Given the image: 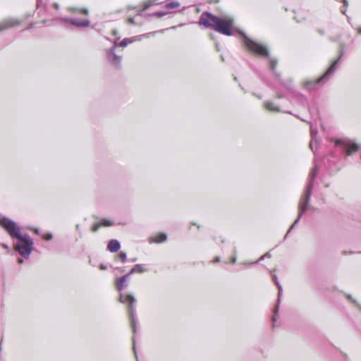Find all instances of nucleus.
<instances>
[{
	"label": "nucleus",
	"instance_id": "obj_2",
	"mask_svg": "<svg viewBox=\"0 0 361 361\" xmlns=\"http://www.w3.org/2000/svg\"><path fill=\"white\" fill-rule=\"evenodd\" d=\"M0 225L7 231L12 239L17 240L13 245L15 250L25 259L29 258L34 244L29 234H21L20 227L14 221L5 216L0 218Z\"/></svg>",
	"mask_w": 361,
	"mask_h": 361
},
{
	"label": "nucleus",
	"instance_id": "obj_42",
	"mask_svg": "<svg viewBox=\"0 0 361 361\" xmlns=\"http://www.w3.org/2000/svg\"><path fill=\"white\" fill-rule=\"evenodd\" d=\"M265 257H271V254L268 252L264 255Z\"/></svg>",
	"mask_w": 361,
	"mask_h": 361
},
{
	"label": "nucleus",
	"instance_id": "obj_16",
	"mask_svg": "<svg viewBox=\"0 0 361 361\" xmlns=\"http://www.w3.org/2000/svg\"><path fill=\"white\" fill-rule=\"evenodd\" d=\"M180 6V4L177 1H170L165 4V8L167 9L177 8Z\"/></svg>",
	"mask_w": 361,
	"mask_h": 361
},
{
	"label": "nucleus",
	"instance_id": "obj_19",
	"mask_svg": "<svg viewBox=\"0 0 361 361\" xmlns=\"http://www.w3.org/2000/svg\"><path fill=\"white\" fill-rule=\"evenodd\" d=\"M133 42V39L130 38H124L121 42H118V47H125L128 43Z\"/></svg>",
	"mask_w": 361,
	"mask_h": 361
},
{
	"label": "nucleus",
	"instance_id": "obj_50",
	"mask_svg": "<svg viewBox=\"0 0 361 361\" xmlns=\"http://www.w3.org/2000/svg\"><path fill=\"white\" fill-rule=\"evenodd\" d=\"M348 298H349L350 300H351V296H350V295H348Z\"/></svg>",
	"mask_w": 361,
	"mask_h": 361
},
{
	"label": "nucleus",
	"instance_id": "obj_43",
	"mask_svg": "<svg viewBox=\"0 0 361 361\" xmlns=\"http://www.w3.org/2000/svg\"><path fill=\"white\" fill-rule=\"evenodd\" d=\"M112 33H113L114 35H118V31L116 30H114L112 31Z\"/></svg>",
	"mask_w": 361,
	"mask_h": 361
},
{
	"label": "nucleus",
	"instance_id": "obj_27",
	"mask_svg": "<svg viewBox=\"0 0 361 361\" xmlns=\"http://www.w3.org/2000/svg\"><path fill=\"white\" fill-rule=\"evenodd\" d=\"M101 224H99V223H97V224H93L92 227V231L93 232H96L98 231V229L99 228Z\"/></svg>",
	"mask_w": 361,
	"mask_h": 361
},
{
	"label": "nucleus",
	"instance_id": "obj_49",
	"mask_svg": "<svg viewBox=\"0 0 361 361\" xmlns=\"http://www.w3.org/2000/svg\"><path fill=\"white\" fill-rule=\"evenodd\" d=\"M32 27H33V25H32V24H31V25H30V27H28L27 29L32 28Z\"/></svg>",
	"mask_w": 361,
	"mask_h": 361
},
{
	"label": "nucleus",
	"instance_id": "obj_10",
	"mask_svg": "<svg viewBox=\"0 0 361 361\" xmlns=\"http://www.w3.org/2000/svg\"><path fill=\"white\" fill-rule=\"evenodd\" d=\"M19 24H20V22L17 20H14V19L6 20L0 23V32L4 31L8 28H11L14 26L18 25Z\"/></svg>",
	"mask_w": 361,
	"mask_h": 361
},
{
	"label": "nucleus",
	"instance_id": "obj_29",
	"mask_svg": "<svg viewBox=\"0 0 361 361\" xmlns=\"http://www.w3.org/2000/svg\"><path fill=\"white\" fill-rule=\"evenodd\" d=\"M133 350H134V353H135V357H136V359H137V361H139V360H138V358H137V355L136 350H135V337H133Z\"/></svg>",
	"mask_w": 361,
	"mask_h": 361
},
{
	"label": "nucleus",
	"instance_id": "obj_47",
	"mask_svg": "<svg viewBox=\"0 0 361 361\" xmlns=\"http://www.w3.org/2000/svg\"><path fill=\"white\" fill-rule=\"evenodd\" d=\"M357 31H358V33H359V34H361V27H359V28H358V30H357Z\"/></svg>",
	"mask_w": 361,
	"mask_h": 361
},
{
	"label": "nucleus",
	"instance_id": "obj_7",
	"mask_svg": "<svg viewBox=\"0 0 361 361\" xmlns=\"http://www.w3.org/2000/svg\"><path fill=\"white\" fill-rule=\"evenodd\" d=\"M120 37H118L114 42V46L106 50V59L109 63L115 68H119L121 65V56L115 53L116 47H118V41Z\"/></svg>",
	"mask_w": 361,
	"mask_h": 361
},
{
	"label": "nucleus",
	"instance_id": "obj_3",
	"mask_svg": "<svg viewBox=\"0 0 361 361\" xmlns=\"http://www.w3.org/2000/svg\"><path fill=\"white\" fill-rule=\"evenodd\" d=\"M319 168V165L318 161L316 158H314V166L310 172L307 185L306 186L305 192L302 195V196L301 197L300 202H299V212H298V217L295 220V221L292 224V226L290 227V228L288 229L286 234L285 235V237H284L285 239L287 238L288 235L291 231V230L295 226V225L298 224L301 217L302 216L304 213L308 209L310 200L312 192V189L314 187V182L315 178L317 176Z\"/></svg>",
	"mask_w": 361,
	"mask_h": 361
},
{
	"label": "nucleus",
	"instance_id": "obj_28",
	"mask_svg": "<svg viewBox=\"0 0 361 361\" xmlns=\"http://www.w3.org/2000/svg\"><path fill=\"white\" fill-rule=\"evenodd\" d=\"M53 238V235L51 233H47L44 235V239L46 240H50Z\"/></svg>",
	"mask_w": 361,
	"mask_h": 361
},
{
	"label": "nucleus",
	"instance_id": "obj_30",
	"mask_svg": "<svg viewBox=\"0 0 361 361\" xmlns=\"http://www.w3.org/2000/svg\"><path fill=\"white\" fill-rule=\"evenodd\" d=\"M135 273H136V270H135V267H133L130 270V271H129V272H128V274L130 276H131L132 274H135Z\"/></svg>",
	"mask_w": 361,
	"mask_h": 361
},
{
	"label": "nucleus",
	"instance_id": "obj_32",
	"mask_svg": "<svg viewBox=\"0 0 361 361\" xmlns=\"http://www.w3.org/2000/svg\"><path fill=\"white\" fill-rule=\"evenodd\" d=\"M341 2L343 4V7H348V0H341Z\"/></svg>",
	"mask_w": 361,
	"mask_h": 361
},
{
	"label": "nucleus",
	"instance_id": "obj_39",
	"mask_svg": "<svg viewBox=\"0 0 361 361\" xmlns=\"http://www.w3.org/2000/svg\"><path fill=\"white\" fill-rule=\"evenodd\" d=\"M220 259H221L220 257H216L214 259V262H220Z\"/></svg>",
	"mask_w": 361,
	"mask_h": 361
},
{
	"label": "nucleus",
	"instance_id": "obj_48",
	"mask_svg": "<svg viewBox=\"0 0 361 361\" xmlns=\"http://www.w3.org/2000/svg\"><path fill=\"white\" fill-rule=\"evenodd\" d=\"M2 246H3L4 248H8V245H6V244H3V245H2Z\"/></svg>",
	"mask_w": 361,
	"mask_h": 361
},
{
	"label": "nucleus",
	"instance_id": "obj_44",
	"mask_svg": "<svg viewBox=\"0 0 361 361\" xmlns=\"http://www.w3.org/2000/svg\"><path fill=\"white\" fill-rule=\"evenodd\" d=\"M129 261L130 262H135L136 261V258L130 259Z\"/></svg>",
	"mask_w": 361,
	"mask_h": 361
},
{
	"label": "nucleus",
	"instance_id": "obj_17",
	"mask_svg": "<svg viewBox=\"0 0 361 361\" xmlns=\"http://www.w3.org/2000/svg\"><path fill=\"white\" fill-rule=\"evenodd\" d=\"M136 273H144L147 271V269L145 267V265L141 264H137L134 266Z\"/></svg>",
	"mask_w": 361,
	"mask_h": 361
},
{
	"label": "nucleus",
	"instance_id": "obj_51",
	"mask_svg": "<svg viewBox=\"0 0 361 361\" xmlns=\"http://www.w3.org/2000/svg\"><path fill=\"white\" fill-rule=\"evenodd\" d=\"M331 156H332V157H333V158H335V157H336V156H335L334 154H332V155H331Z\"/></svg>",
	"mask_w": 361,
	"mask_h": 361
},
{
	"label": "nucleus",
	"instance_id": "obj_5",
	"mask_svg": "<svg viewBox=\"0 0 361 361\" xmlns=\"http://www.w3.org/2000/svg\"><path fill=\"white\" fill-rule=\"evenodd\" d=\"M344 54V51H341L337 59L333 61L326 71L319 78L316 80H307L302 82V87L309 91L318 89L321 85L326 84L333 76L336 71L338 69L341 60Z\"/></svg>",
	"mask_w": 361,
	"mask_h": 361
},
{
	"label": "nucleus",
	"instance_id": "obj_45",
	"mask_svg": "<svg viewBox=\"0 0 361 361\" xmlns=\"http://www.w3.org/2000/svg\"><path fill=\"white\" fill-rule=\"evenodd\" d=\"M283 113H286V114H292V112L291 111H283Z\"/></svg>",
	"mask_w": 361,
	"mask_h": 361
},
{
	"label": "nucleus",
	"instance_id": "obj_22",
	"mask_svg": "<svg viewBox=\"0 0 361 361\" xmlns=\"http://www.w3.org/2000/svg\"><path fill=\"white\" fill-rule=\"evenodd\" d=\"M157 0H149L147 3L144 5L143 10L148 9L151 6L156 4Z\"/></svg>",
	"mask_w": 361,
	"mask_h": 361
},
{
	"label": "nucleus",
	"instance_id": "obj_12",
	"mask_svg": "<svg viewBox=\"0 0 361 361\" xmlns=\"http://www.w3.org/2000/svg\"><path fill=\"white\" fill-rule=\"evenodd\" d=\"M120 248L121 243L116 239L111 240L107 245V249L111 252H116L120 250Z\"/></svg>",
	"mask_w": 361,
	"mask_h": 361
},
{
	"label": "nucleus",
	"instance_id": "obj_41",
	"mask_svg": "<svg viewBox=\"0 0 361 361\" xmlns=\"http://www.w3.org/2000/svg\"><path fill=\"white\" fill-rule=\"evenodd\" d=\"M82 13L87 15L88 13V11L87 9H83L82 11Z\"/></svg>",
	"mask_w": 361,
	"mask_h": 361
},
{
	"label": "nucleus",
	"instance_id": "obj_6",
	"mask_svg": "<svg viewBox=\"0 0 361 361\" xmlns=\"http://www.w3.org/2000/svg\"><path fill=\"white\" fill-rule=\"evenodd\" d=\"M336 147H341L346 156L351 155L353 152H357L360 146L348 138L338 139L335 142Z\"/></svg>",
	"mask_w": 361,
	"mask_h": 361
},
{
	"label": "nucleus",
	"instance_id": "obj_34",
	"mask_svg": "<svg viewBox=\"0 0 361 361\" xmlns=\"http://www.w3.org/2000/svg\"><path fill=\"white\" fill-rule=\"evenodd\" d=\"M346 8H347V7H343V6H342V7L341 8V12L343 14H344V15H345V13H346Z\"/></svg>",
	"mask_w": 361,
	"mask_h": 361
},
{
	"label": "nucleus",
	"instance_id": "obj_14",
	"mask_svg": "<svg viewBox=\"0 0 361 361\" xmlns=\"http://www.w3.org/2000/svg\"><path fill=\"white\" fill-rule=\"evenodd\" d=\"M114 260L116 262L120 261L121 263H125L127 262V254L125 252H120L118 254L115 255Z\"/></svg>",
	"mask_w": 361,
	"mask_h": 361
},
{
	"label": "nucleus",
	"instance_id": "obj_36",
	"mask_svg": "<svg viewBox=\"0 0 361 361\" xmlns=\"http://www.w3.org/2000/svg\"><path fill=\"white\" fill-rule=\"evenodd\" d=\"M130 276L127 273L125 275H123V276H121V278H124L125 281H127L128 279L130 277Z\"/></svg>",
	"mask_w": 361,
	"mask_h": 361
},
{
	"label": "nucleus",
	"instance_id": "obj_40",
	"mask_svg": "<svg viewBox=\"0 0 361 361\" xmlns=\"http://www.w3.org/2000/svg\"><path fill=\"white\" fill-rule=\"evenodd\" d=\"M318 32H319L321 35H324V31L323 30L319 29V30H318Z\"/></svg>",
	"mask_w": 361,
	"mask_h": 361
},
{
	"label": "nucleus",
	"instance_id": "obj_23",
	"mask_svg": "<svg viewBox=\"0 0 361 361\" xmlns=\"http://www.w3.org/2000/svg\"><path fill=\"white\" fill-rule=\"evenodd\" d=\"M166 14V13L164 12V11H158V12H154L153 13H151L149 16H155V17H157V18H161L164 16H165Z\"/></svg>",
	"mask_w": 361,
	"mask_h": 361
},
{
	"label": "nucleus",
	"instance_id": "obj_1",
	"mask_svg": "<svg viewBox=\"0 0 361 361\" xmlns=\"http://www.w3.org/2000/svg\"><path fill=\"white\" fill-rule=\"evenodd\" d=\"M199 24L226 36H231L238 33L242 37L244 44L249 50L257 54L269 56V51L266 47L250 39L242 30L238 28H232L233 20L231 19L224 20L210 12L205 11L201 14Z\"/></svg>",
	"mask_w": 361,
	"mask_h": 361
},
{
	"label": "nucleus",
	"instance_id": "obj_25",
	"mask_svg": "<svg viewBox=\"0 0 361 361\" xmlns=\"http://www.w3.org/2000/svg\"><path fill=\"white\" fill-rule=\"evenodd\" d=\"M272 73L274 74V77L279 80V82L281 85V81H283V80L281 79V74L278 73L276 71H274Z\"/></svg>",
	"mask_w": 361,
	"mask_h": 361
},
{
	"label": "nucleus",
	"instance_id": "obj_4",
	"mask_svg": "<svg viewBox=\"0 0 361 361\" xmlns=\"http://www.w3.org/2000/svg\"><path fill=\"white\" fill-rule=\"evenodd\" d=\"M128 283L127 281H125L124 278L118 277L116 278V286L118 292L121 291L127 288ZM118 300L121 303H128V313L130 320L131 327L134 334H137L138 321L136 315V310L135 303L136 300L132 294H123L120 293Z\"/></svg>",
	"mask_w": 361,
	"mask_h": 361
},
{
	"label": "nucleus",
	"instance_id": "obj_11",
	"mask_svg": "<svg viewBox=\"0 0 361 361\" xmlns=\"http://www.w3.org/2000/svg\"><path fill=\"white\" fill-rule=\"evenodd\" d=\"M293 97L300 104L304 106H307L309 111H310V108L308 106L307 98L301 92L297 91L295 92Z\"/></svg>",
	"mask_w": 361,
	"mask_h": 361
},
{
	"label": "nucleus",
	"instance_id": "obj_38",
	"mask_svg": "<svg viewBox=\"0 0 361 361\" xmlns=\"http://www.w3.org/2000/svg\"><path fill=\"white\" fill-rule=\"evenodd\" d=\"M231 261L232 264H235L236 262V257L235 256L232 257L231 259Z\"/></svg>",
	"mask_w": 361,
	"mask_h": 361
},
{
	"label": "nucleus",
	"instance_id": "obj_33",
	"mask_svg": "<svg viewBox=\"0 0 361 361\" xmlns=\"http://www.w3.org/2000/svg\"><path fill=\"white\" fill-rule=\"evenodd\" d=\"M99 269H102V270H106V269H107V266L104 265L103 264H101L99 265Z\"/></svg>",
	"mask_w": 361,
	"mask_h": 361
},
{
	"label": "nucleus",
	"instance_id": "obj_26",
	"mask_svg": "<svg viewBox=\"0 0 361 361\" xmlns=\"http://www.w3.org/2000/svg\"><path fill=\"white\" fill-rule=\"evenodd\" d=\"M276 97L278 99L286 98V99H288V98L283 93H282L281 92H276Z\"/></svg>",
	"mask_w": 361,
	"mask_h": 361
},
{
	"label": "nucleus",
	"instance_id": "obj_18",
	"mask_svg": "<svg viewBox=\"0 0 361 361\" xmlns=\"http://www.w3.org/2000/svg\"><path fill=\"white\" fill-rule=\"evenodd\" d=\"M310 133H311L312 138V140L310 142V147L312 149V151L313 152L314 154L316 156V149H314V148L313 135L314 134L316 135L317 132L314 131L312 129V128L311 127L310 128Z\"/></svg>",
	"mask_w": 361,
	"mask_h": 361
},
{
	"label": "nucleus",
	"instance_id": "obj_35",
	"mask_svg": "<svg viewBox=\"0 0 361 361\" xmlns=\"http://www.w3.org/2000/svg\"><path fill=\"white\" fill-rule=\"evenodd\" d=\"M264 258H265L264 255H262V256H261V257H259V259H258V261L255 262H252V264H256V263H257L259 261L263 260ZM249 264H252V263H250Z\"/></svg>",
	"mask_w": 361,
	"mask_h": 361
},
{
	"label": "nucleus",
	"instance_id": "obj_21",
	"mask_svg": "<svg viewBox=\"0 0 361 361\" xmlns=\"http://www.w3.org/2000/svg\"><path fill=\"white\" fill-rule=\"evenodd\" d=\"M167 238V236L165 233H161L157 236V238L155 239L156 243H162L164 242Z\"/></svg>",
	"mask_w": 361,
	"mask_h": 361
},
{
	"label": "nucleus",
	"instance_id": "obj_37",
	"mask_svg": "<svg viewBox=\"0 0 361 361\" xmlns=\"http://www.w3.org/2000/svg\"><path fill=\"white\" fill-rule=\"evenodd\" d=\"M115 269L119 271L120 272H124L125 271V269L123 267H116L115 268Z\"/></svg>",
	"mask_w": 361,
	"mask_h": 361
},
{
	"label": "nucleus",
	"instance_id": "obj_9",
	"mask_svg": "<svg viewBox=\"0 0 361 361\" xmlns=\"http://www.w3.org/2000/svg\"><path fill=\"white\" fill-rule=\"evenodd\" d=\"M64 21L78 27H87L90 25V22L87 19L81 20L80 18H66Z\"/></svg>",
	"mask_w": 361,
	"mask_h": 361
},
{
	"label": "nucleus",
	"instance_id": "obj_13",
	"mask_svg": "<svg viewBox=\"0 0 361 361\" xmlns=\"http://www.w3.org/2000/svg\"><path fill=\"white\" fill-rule=\"evenodd\" d=\"M264 106L269 111H277V112L281 111L279 106L274 105V104L270 101L265 102L264 103Z\"/></svg>",
	"mask_w": 361,
	"mask_h": 361
},
{
	"label": "nucleus",
	"instance_id": "obj_24",
	"mask_svg": "<svg viewBox=\"0 0 361 361\" xmlns=\"http://www.w3.org/2000/svg\"><path fill=\"white\" fill-rule=\"evenodd\" d=\"M114 224V223L109 220L104 219L102 221V225L104 226H111Z\"/></svg>",
	"mask_w": 361,
	"mask_h": 361
},
{
	"label": "nucleus",
	"instance_id": "obj_20",
	"mask_svg": "<svg viewBox=\"0 0 361 361\" xmlns=\"http://www.w3.org/2000/svg\"><path fill=\"white\" fill-rule=\"evenodd\" d=\"M281 85H283L287 90H288L290 92H291L293 95L295 94V92H297V90L293 88L291 85H286L283 81H281Z\"/></svg>",
	"mask_w": 361,
	"mask_h": 361
},
{
	"label": "nucleus",
	"instance_id": "obj_8",
	"mask_svg": "<svg viewBox=\"0 0 361 361\" xmlns=\"http://www.w3.org/2000/svg\"><path fill=\"white\" fill-rule=\"evenodd\" d=\"M272 279H273V281H274V283L276 284V286H277V288L279 289L278 298H277L276 304V305H275V307L274 308V314H273V317H272L273 327H274L275 323L277 321V317H278V314H279V310L281 299L282 294H283V288H282V286L280 284V283H279V281L278 280V278H277L276 274H272Z\"/></svg>",
	"mask_w": 361,
	"mask_h": 361
},
{
	"label": "nucleus",
	"instance_id": "obj_15",
	"mask_svg": "<svg viewBox=\"0 0 361 361\" xmlns=\"http://www.w3.org/2000/svg\"><path fill=\"white\" fill-rule=\"evenodd\" d=\"M259 55L264 56L263 55H261V54H259ZM264 56L266 57V56ZM267 58H269V68H270V70L271 71V72L273 73V72L276 71V66L278 63L277 59L269 58V55L268 56H267Z\"/></svg>",
	"mask_w": 361,
	"mask_h": 361
},
{
	"label": "nucleus",
	"instance_id": "obj_46",
	"mask_svg": "<svg viewBox=\"0 0 361 361\" xmlns=\"http://www.w3.org/2000/svg\"><path fill=\"white\" fill-rule=\"evenodd\" d=\"M23 262H24V260H23V259H18V262H19L20 264L23 263Z\"/></svg>",
	"mask_w": 361,
	"mask_h": 361
},
{
	"label": "nucleus",
	"instance_id": "obj_31",
	"mask_svg": "<svg viewBox=\"0 0 361 361\" xmlns=\"http://www.w3.org/2000/svg\"><path fill=\"white\" fill-rule=\"evenodd\" d=\"M128 23L133 25L135 23L133 18H128Z\"/></svg>",
	"mask_w": 361,
	"mask_h": 361
}]
</instances>
